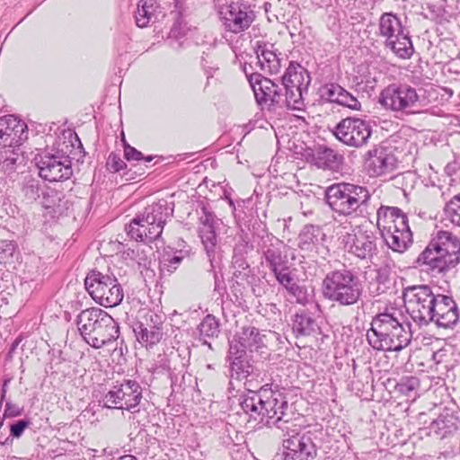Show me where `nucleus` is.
Segmentation results:
<instances>
[{
	"label": "nucleus",
	"mask_w": 460,
	"mask_h": 460,
	"mask_svg": "<svg viewBox=\"0 0 460 460\" xmlns=\"http://www.w3.org/2000/svg\"><path fill=\"white\" fill-rule=\"evenodd\" d=\"M438 294L429 285L409 286L403 289L406 310L420 328L432 322L434 314L431 312Z\"/></svg>",
	"instance_id": "8"
},
{
	"label": "nucleus",
	"mask_w": 460,
	"mask_h": 460,
	"mask_svg": "<svg viewBox=\"0 0 460 460\" xmlns=\"http://www.w3.org/2000/svg\"><path fill=\"white\" fill-rule=\"evenodd\" d=\"M150 252V248L146 251L137 244L133 248H126L124 244L118 242L117 253L119 254V261L126 264L123 273L127 274L138 270L146 282H153L156 275L153 265H155L157 261H152L148 254Z\"/></svg>",
	"instance_id": "13"
},
{
	"label": "nucleus",
	"mask_w": 460,
	"mask_h": 460,
	"mask_svg": "<svg viewBox=\"0 0 460 460\" xmlns=\"http://www.w3.org/2000/svg\"><path fill=\"white\" fill-rule=\"evenodd\" d=\"M254 13L243 4L232 3L226 7L224 20L227 31L239 33L247 30L254 20Z\"/></svg>",
	"instance_id": "23"
},
{
	"label": "nucleus",
	"mask_w": 460,
	"mask_h": 460,
	"mask_svg": "<svg viewBox=\"0 0 460 460\" xmlns=\"http://www.w3.org/2000/svg\"><path fill=\"white\" fill-rule=\"evenodd\" d=\"M22 409L10 402H6L5 404V410H4V416L7 417H16L21 414Z\"/></svg>",
	"instance_id": "54"
},
{
	"label": "nucleus",
	"mask_w": 460,
	"mask_h": 460,
	"mask_svg": "<svg viewBox=\"0 0 460 460\" xmlns=\"http://www.w3.org/2000/svg\"><path fill=\"white\" fill-rule=\"evenodd\" d=\"M202 212L203 214L199 217V234L211 269H214V262L218 253L217 236L215 230V216L207 211L205 208H202Z\"/></svg>",
	"instance_id": "20"
},
{
	"label": "nucleus",
	"mask_w": 460,
	"mask_h": 460,
	"mask_svg": "<svg viewBox=\"0 0 460 460\" xmlns=\"http://www.w3.org/2000/svg\"><path fill=\"white\" fill-rule=\"evenodd\" d=\"M28 137L26 123L13 115L0 118V145L19 147Z\"/></svg>",
	"instance_id": "19"
},
{
	"label": "nucleus",
	"mask_w": 460,
	"mask_h": 460,
	"mask_svg": "<svg viewBox=\"0 0 460 460\" xmlns=\"http://www.w3.org/2000/svg\"><path fill=\"white\" fill-rule=\"evenodd\" d=\"M23 162L18 147L3 146L0 148V172L6 175L13 173Z\"/></svg>",
	"instance_id": "35"
},
{
	"label": "nucleus",
	"mask_w": 460,
	"mask_h": 460,
	"mask_svg": "<svg viewBox=\"0 0 460 460\" xmlns=\"http://www.w3.org/2000/svg\"><path fill=\"white\" fill-rule=\"evenodd\" d=\"M117 460H137V458L131 455H126L123 456L119 457Z\"/></svg>",
	"instance_id": "63"
},
{
	"label": "nucleus",
	"mask_w": 460,
	"mask_h": 460,
	"mask_svg": "<svg viewBox=\"0 0 460 460\" xmlns=\"http://www.w3.org/2000/svg\"><path fill=\"white\" fill-rule=\"evenodd\" d=\"M112 279L109 276H104L96 270L90 271L85 279L84 286L90 296L102 306L112 308L115 306V296L111 289L115 287H110Z\"/></svg>",
	"instance_id": "17"
},
{
	"label": "nucleus",
	"mask_w": 460,
	"mask_h": 460,
	"mask_svg": "<svg viewBox=\"0 0 460 460\" xmlns=\"http://www.w3.org/2000/svg\"><path fill=\"white\" fill-rule=\"evenodd\" d=\"M278 283L285 289L295 281V276L289 270L288 264L271 271Z\"/></svg>",
	"instance_id": "45"
},
{
	"label": "nucleus",
	"mask_w": 460,
	"mask_h": 460,
	"mask_svg": "<svg viewBox=\"0 0 460 460\" xmlns=\"http://www.w3.org/2000/svg\"><path fill=\"white\" fill-rule=\"evenodd\" d=\"M201 66L208 75V78L212 77L214 73L218 70V62L211 57L208 53H203L201 57Z\"/></svg>",
	"instance_id": "51"
},
{
	"label": "nucleus",
	"mask_w": 460,
	"mask_h": 460,
	"mask_svg": "<svg viewBox=\"0 0 460 460\" xmlns=\"http://www.w3.org/2000/svg\"><path fill=\"white\" fill-rule=\"evenodd\" d=\"M161 13L156 0H140L135 13L136 23L140 28L146 27L158 21Z\"/></svg>",
	"instance_id": "32"
},
{
	"label": "nucleus",
	"mask_w": 460,
	"mask_h": 460,
	"mask_svg": "<svg viewBox=\"0 0 460 460\" xmlns=\"http://www.w3.org/2000/svg\"><path fill=\"white\" fill-rule=\"evenodd\" d=\"M381 105L401 114H415L423 106L417 90L407 84H391L380 93Z\"/></svg>",
	"instance_id": "9"
},
{
	"label": "nucleus",
	"mask_w": 460,
	"mask_h": 460,
	"mask_svg": "<svg viewBox=\"0 0 460 460\" xmlns=\"http://www.w3.org/2000/svg\"><path fill=\"white\" fill-rule=\"evenodd\" d=\"M120 291H121L120 286L117 283V298H118V300L116 302L117 305H119L123 299V294Z\"/></svg>",
	"instance_id": "60"
},
{
	"label": "nucleus",
	"mask_w": 460,
	"mask_h": 460,
	"mask_svg": "<svg viewBox=\"0 0 460 460\" xmlns=\"http://www.w3.org/2000/svg\"><path fill=\"white\" fill-rule=\"evenodd\" d=\"M199 331L200 336L217 337L219 333V323L214 315L208 314L199 323Z\"/></svg>",
	"instance_id": "42"
},
{
	"label": "nucleus",
	"mask_w": 460,
	"mask_h": 460,
	"mask_svg": "<svg viewBox=\"0 0 460 460\" xmlns=\"http://www.w3.org/2000/svg\"><path fill=\"white\" fill-rule=\"evenodd\" d=\"M107 168L111 172H115V154L114 153H111L108 157Z\"/></svg>",
	"instance_id": "57"
},
{
	"label": "nucleus",
	"mask_w": 460,
	"mask_h": 460,
	"mask_svg": "<svg viewBox=\"0 0 460 460\" xmlns=\"http://www.w3.org/2000/svg\"><path fill=\"white\" fill-rule=\"evenodd\" d=\"M335 137L342 144L360 148L366 146L372 135L370 122L358 117L342 119L334 128Z\"/></svg>",
	"instance_id": "12"
},
{
	"label": "nucleus",
	"mask_w": 460,
	"mask_h": 460,
	"mask_svg": "<svg viewBox=\"0 0 460 460\" xmlns=\"http://www.w3.org/2000/svg\"><path fill=\"white\" fill-rule=\"evenodd\" d=\"M386 245L395 252L402 253L412 243V233L409 224L381 234Z\"/></svg>",
	"instance_id": "27"
},
{
	"label": "nucleus",
	"mask_w": 460,
	"mask_h": 460,
	"mask_svg": "<svg viewBox=\"0 0 460 460\" xmlns=\"http://www.w3.org/2000/svg\"><path fill=\"white\" fill-rule=\"evenodd\" d=\"M292 330L298 338L315 335L319 332L320 327L309 313L301 311L294 315Z\"/></svg>",
	"instance_id": "33"
},
{
	"label": "nucleus",
	"mask_w": 460,
	"mask_h": 460,
	"mask_svg": "<svg viewBox=\"0 0 460 460\" xmlns=\"http://www.w3.org/2000/svg\"><path fill=\"white\" fill-rule=\"evenodd\" d=\"M434 304L432 322L438 327L451 328L459 320V309L456 302L451 296L438 294Z\"/></svg>",
	"instance_id": "21"
},
{
	"label": "nucleus",
	"mask_w": 460,
	"mask_h": 460,
	"mask_svg": "<svg viewBox=\"0 0 460 460\" xmlns=\"http://www.w3.org/2000/svg\"><path fill=\"white\" fill-rule=\"evenodd\" d=\"M365 167L371 176L387 175L396 169L397 159L388 147L376 146L366 153Z\"/></svg>",
	"instance_id": "18"
},
{
	"label": "nucleus",
	"mask_w": 460,
	"mask_h": 460,
	"mask_svg": "<svg viewBox=\"0 0 460 460\" xmlns=\"http://www.w3.org/2000/svg\"><path fill=\"white\" fill-rule=\"evenodd\" d=\"M54 153L46 152L36 157L39 175L45 181H63L73 175L71 155L74 150L72 139L61 138L56 143Z\"/></svg>",
	"instance_id": "7"
},
{
	"label": "nucleus",
	"mask_w": 460,
	"mask_h": 460,
	"mask_svg": "<svg viewBox=\"0 0 460 460\" xmlns=\"http://www.w3.org/2000/svg\"><path fill=\"white\" fill-rule=\"evenodd\" d=\"M257 247L261 254V263L265 264L270 271L288 263L286 244L265 229L260 235Z\"/></svg>",
	"instance_id": "15"
},
{
	"label": "nucleus",
	"mask_w": 460,
	"mask_h": 460,
	"mask_svg": "<svg viewBox=\"0 0 460 460\" xmlns=\"http://www.w3.org/2000/svg\"><path fill=\"white\" fill-rule=\"evenodd\" d=\"M420 380L416 376H403L400 379V381L397 383L395 386V390L411 399L414 400L418 395V391L420 389Z\"/></svg>",
	"instance_id": "41"
},
{
	"label": "nucleus",
	"mask_w": 460,
	"mask_h": 460,
	"mask_svg": "<svg viewBox=\"0 0 460 460\" xmlns=\"http://www.w3.org/2000/svg\"><path fill=\"white\" fill-rule=\"evenodd\" d=\"M426 429L429 436L443 439L457 429L456 419L452 413H442L433 420Z\"/></svg>",
	"instance_id": "30"
},
{
	"label": "nucleus",
	"mask_w": 460,
	"mask_h": 460,
	"mask_svg": "<svg viewBox=\"0 0 460 460\" xmlns=\"http://www.w3.org/2000/svg\"><path fill=\"white\" fill-rule=\"evenodd\" d=\"M117 400L121 401L117 409L130 410L136 407L141 399V387L134 380H123L117 388Z\"/></svg>",
	"instance_id": "28"
},
{
	"label": "nucleus",
	"mask_w": 460,
	"mask_h": 460,
	"mask_svg": "<svg viewBox=\"0 0 460 460\" xmlns=\"http://www.w3.org/2000/svg\"><path fill=\"white\" fill-rule=\"evenodd\" d=\"M254 93L256 102L260 105H267L270 110L287 109L293 110L290 100L283 86H279L272 80L253 74L249 79Z\"/></svg>",
	"instance_id": "11"
},
{
	"label": "nucleus",
	"mask_w": 460,
	"mask_h": 460,
	"mask_svg": "<svg viewBox=\"0 0 460 460\" xmlns=\"http://www.w3.org/2000/svg\"><path fill=\"white\" fill-rule=\"evenodd\" d=\"M115 396V393L113 391H110L107 395L105 396V401L104 402V405L107 407V408H110V409H114L115 408V400H112Z\"/></svg>",
	"instance_id": "56"
},
{
	"label": "nucleus",
	"mask_w": 460,
	"mask_h": 460,
	"mask_svg": "<svg viewBox=\"0 0 460 460\" xmlns=\"http://www.w3.org/2000/svg\"><path fill=\"white\" fill-rule=\"evenodd\" d=\"M40 181L32 177L24 180L22 191L28 201H34L40 197Z\"/></svg>",
	"instance_id": "44"
},
{
	"label": "nucleus",
	"mask_w": 460,
	"mask_h": 460,
	"mask_svg": "<svg viewBox=\"0 0 460 460\" xmlns=\"http://www.w3.org/2000/svg\"><path fill=\"white\" fill-rule=\"evenodd\" d=\"M13 445V438L6 437L4 439L0 438V447H10Z\"/></svg>",
	"instance_id": "58"
},
{
	"label": "nucleus",
	"mask_w": 460,
	"mask_h": 460,
	"mask_svg": "<svg viewBox=\"0 0 460 460\" xmlns=\"http://www.w3.org/2000/svg\"><path fill=\"white\" fill-rule=\"evenodd\" d=\"M16 252V244L13 241L0 240V263L6 264L13 261Z\"/></svg>",
	"instance_id": "46"
},
{
	"label": "nucleus",
	"mask_w": 460,
	"mask_h": 460,
	"mask_svg": "<svg viewBox=\"0 0 460 460\" xmlns=\"http://www.w3.org/2000/svg\"><path fill=\"white\" fill-rule=\"evenodd\" d=\"M252 250L253 244L251 242L249 234L243 230H241L235 237L232 257L233 264L241 270L247 269L249 264L246 261V256Z\"/></svg>",
	"instance_id": "31"
},
{
	"label": "nucleus",
	"mask_w": 460,
	"mask_h": 460,
	"mask_svg": "<svg viewBox=\"0 0 460 460\" xmlns=\"http://www.w3.org/2000/svg\"><path fill=\"white\" fill-rule=\"evenodd\" d=\"M388 271L386 269H379L376 274V280L378 283L385 284L388 280Z\"/></svg>",
	"instance_id": "55"
},
{
	"label": "nucleus",
	"mask_w": 460,
	"mask_h": 460,
	"mask_svg": "<svg viewBox=\"0 0 460 460\" xmlns=\"http://www.w3.org/2000/svg\"><path fill=\"white\" fill-rule=\"evenodd\" d=\"M120 140L123 143V146H125V143H127V142H126V139H125V134H124L123 130L120 132Z\"/></svg>",
	"instance_id": "64"
},
{
	"label": "nucleus",
	"mask_w": 460,
	"mask_h": 460,
	"mask_svg": "<svg viewBox=\"0 0 460 460\" xmlns=\"http://www.w3.org/2000/svg\"><path fill=\"white\" fill-rule=\"evenodd\" d=\"M155 318V321L154 322L155 324L150 326L149 328L146 326H144L142 323L138 325L137 328L134 329V332L137 334V339L142 341L146 342L147 345H155L157 344L163 338V332L162 328L159 326L161 323L160 319L157 315H151V320L153 321V318Z\"/></svg>",
	"instance_id": "38"
},
{
	"label": "nucleus",
	"mask_w": 460,
	"mask_h": 460,
	"mask_svg": "<svg viewBox=\"0 0 460 460\" xmlns=\"http://www.w3.org/2000/svg\"><path fill=\"white\" fill-rule=\"evenodd\" d=\"M323 295L327 300L342 306L356 305L363 293L358 275L348 269L327 273L323 280Z\"/></svg>",
	"instance_id": "6"
},
{
	"label": "nucleus",
	"mask_w": 460,
	"mask_h": 460,
	"mask_svg": "<svg viewBox=\"0 0 460 460\" xmlns=\"http://www.w3.org/2000/svg\"><path fill=\"white\" fill-rule=\"evenodd\" d=\"M310 83L309 72L299 63L290 61L281 77V85L290 100L293 110L304 109V94L307 93Z\"/></svg>",
	"instance_id": "10"
},
{
	"label": "nucleus",
	"mask_w": 460,
	"mask_h": 460,
	"mask_svg": "<svg viewBox=\"0 0 460 460\" xmlns=\"http://www.w3.org/2000/svg\"><path fill=\"white\" fill-rule=\"evenodd\" d=\"M115 320L106 311L100 308H91L82 311L77 316L76 323L83 336H90L93 333L101 334L102 331L115 329Z\"/></svg>",
	"instance_id": "16"
},
{
	"label": "nucleus",
	"mask_w": 460,
	"mask_h": 460,
	"mask_svg": "<svg viewBox=\"0 0 460 460\" xmlns=\"http://www.w3.org/2000/svg\"><path fill=\"white\" fill-rule=\"evenodd\" d=\"M342 243L349 253L360 260L372 261L378 253L376 234L363 226H357L353 234L343 235Z\"/></svg>",
	"instance_id": "14"
},
{
	"label": "nucleus",
	"mask_w": 460,
	"mask_h": 460,
	"mask_svg": "<svg viewBox=\"0 0 460 460\" xmlns=\"http://www.w3.org/2000/svg\"><path fill=\"white\" fill-rule=\"evenodd\" d=\"M411 326L397 309H386L372 319L367 340L376 350L400 351L411 341Z\"/></svg>",
	"instance_id": "2"
},
{
	"label": "nucleus",
	"mask_w": 460,
	"mask_h": 460,
	"mask_svg": "<svg viewBox=\"0 0 460 460\" xmlns=\"http://www.w3.org/2000/svg\"><path fill=\"white\" fill-rule=\"evenodd\" d=\"M445 212L453 225L460 226V193L455 195L447 202Z\"/></svg>",
	"instance_id": "43"
},
{
	"label": "nucleus",
	"mask_w": 460,
	"mask_h": 460,
	"mask_svg": "<svg viewBox=\"0 0 460 460\" xmlns=\"http://www.w3.org/2000/svg\"><path fill=\"white\" fill-rule=\"evenodd\" d=\"M409 224L408 217L399 208L381 206L376 211V226L380 234Z\"/></svg>",
	"instance_id": "26"
},
{
	"label": "nucleus",
	"mask_w": 460,
	"mask_h": 460,
	"mask_svg": "<svg viewBox=\"0 0 460 460\" xmlns=\"http://www.w3.org/2000/svg\"><path fill=\"white\" fill-rule=\"evenodd\" d=\"M126 167V164L124 161L118 159L117 160V172H120Z\"/></svg>",
	"instance_id": "61"
},
{
	"label": "nucleus",
	"mask_w": 460,
	"mask_h": 460,
	"mask_svg": "<svg viewBox=\"0 0 460 460\" xmlns=\"http://www.w3.org/2000/svg\"><path fill=\"white\" fill-rule=\"evenodd\" d=\"M254 50L257 56V65L260 69L269 75L278 74L282 66L280 53H277L274 45L263 40L255 43Z\"/></svg>",
	"instance_id": "24"
},
{
	"label": "nucleus",
	"mask_w": 460,
	"mask_h": 460,
	"mask_svg": "<svg viewBox=\"0 0 460 460\" xmlns=\"http://www.w3.org/2000/svg\"><path fill=\"white\" fill-rule=\"evenodd\" d=\"M319 93L321 98L326 102H334L354 111H358L361 108L359 101L338 84H326L320 88Z\"/></svg>",
	"instance_id": "25"
},
{
	"label": "nucleus",
	"mask_w": 460,
	"mask_h": 460,
	"mask_svg": "<svg viewBox=\"0 0 460 460\" xmlns=\"http://www.w3.org/2000/svg\"><path fill=\"white\" fill-rule=\"evenodd\" d=\"M174 203L162 199L145 208L128 225L127 235L135 241L153 242L158 239L167 221L172 217Z\"/></svg>",
	"instance_id": "5"
},
{
	"label": "nucleus",
	"mask_w": 460,
	"mask_h": 460,
	"mask_svg": "<svg viewBox=\"0 0 460 460\" xmlns=\"http://www.w3.org/2000/svg\"><path fill=\"white\" fill-rule=\"evenodd\" d=\"M254 376V367L249 362V360L245 358L233 359L230 361V377L231 379H235L238 381L245 380L244 385L246 388V392L243 393L238 397V404L240 405V397L245 394L246 393L252 392H259L261 389H267L265 386L261 387L259 390H252L251 389V380H248L250 376ZM272 390L271 388H270Z\"/></svg>",
	"instance_id": "29"
},
{
	"label": "nucleus",
	"mask_w": 460,
	"mask_h": 460,
	"mask_svg": "<svg viewBox=\"0 0 460 460\" xmlns=\"http://www.w3.org/2000/svg\"><path fill=\"white\" fill-rule=\"evenodd\" d=\"M188 30L187 22L181 13H175V22L171 28L170 36L174 38L181 37L186 34Z\"/></svg>",
	"instance_id": "50"
},
{
	"label": "nucleus",
	"mask_w": 460,
	"mask_h": 460,
	"mask_svg": "<svg viewBox=\"0 0 460 460\" xmlns=\"http://www.w3.org/2000/svg\"><path fill=\"white\" fill-rule=\"evenodd\" d=\"M112 332L113 330L102 331L101 334H96L94 336L91 334L90 336H86V338L84 339L91 346L94 348H101L103 345L112 341Z\"/></svg>",
	"instance_id": "47"
},
{
	"label": "nucleus",
	"mask_w": 460,
	"mask_h": 460,
	"mask_svg": "<svg viewBox=\"0 0 460 460\" xmlns=\"http://www.w3.org/2000/svg\"><path fill=\"white\" fill-rule=\"evenodd\" d=\"M8 383H9V380H4V382L3 384V386H2V389H1V398H2V401H4V398H5L6 392H7Z\"/></svg>",
	"instance_id": "59"
},
{
	"label": "nucleus",
	"mask_w": 460,
	"mask_h": 460,
	"mask_svg": "<svg viewBox=\"0 0 460 460\" xmlns=\"http://www.w3.org/2000/svg\"><path fill=\"white\" fill-rule=\"evenodd\" d=\"M246 350L247 349L243 347L240 339L235 335L229 344L228 359L232 361L233 359L245 358Z\"/></svg>",
	"instance_id": "48"
},
{
	"label": "nucleus",
	"mask_w": 460,
	"mask_h": 460,
	"mask_svg": "<svg viewBox=\"0 0 460 460\" xmlns=\"http://www.w3.org/2000/svg\"><path fill=\"white\" fill-rule=\"evenodd\" d=\"M324 234L319 226L306 225L298 235V247L301 250L309 251L320 242Z\"/></svg>",
	"instance_id": "39"
},
{
	"label": "nucleus",
	"mask_w": 460,
	"mask_h": 460,
	"mask_svg": "<svg viewBox=\"0 0 460 460\" xmlns=\"http://www.w3.org/2000/svg\"><path fill=\"white\" fill-rule=\"evenodd\" d=\"M19 342H20V340H18V339L13 342L10 351H9V354H12L15 350L16 347L19 345Z\"/></svg>",
	"instance_id": "62"
},
{
	"label": "nucleus",
	"mask_w": 460,
	"mask_h": 460,
	"mask_svg": "<svg viewBox=\"0 0 460 460\" xmlns=\"http://www.w3.org/2000/svg\"><path fill=\"white\" fill-rule=\"evenodd\" d=\"M404 30L400 19L392 13H385L378 22V34L385 39V41L398 38Z\"/></svg>",
	"instance_id": "34"
},
{
	"label": "nucleus",
	"mask_w": 460,
	"mask_h": 460,
	"mask_svg": "<svg viewBox=\"0 0 460 460\" xmlns=\"http://www.w3.org/2000/svg\"><path fill=\"white\" fill-rule=\"evenodd\" d=\"M236 337L240 339L243 347L250 351L257 350L263 345L259 330L253 326L243 327L242 332L236 334Z\"/></svg>",
	"instance_id": "40"
},
{
	"label": "nucleus",
	"mask_w": 460,
	"mask_h": 460,
	"mask_svg": "<svg viewBox=\"0 0 460 460\" xmlns=\"http://www.w3.org/2000/svg\"><path fill=\"white\" fill-rule=\"evenodd\" d=\"M31 421L29 420H19L10 425V435L9 437L13 438H19L24 432V430L30 426Z\"/></svg>",
	"instance_id": "52"
},
{
	"label": "nucleus",
	"mask_w": 460,
	"mask_h": 460,
	"mask_svg": "<svg viewBox=\"0 0 460 460\" xmlns=\"http://www.w3.org/2000/svg\"><path fill=\"white\" fill-rule=\"evenodd\" d=\"M288 293L296 298V303L305 305L307 302V291L295 280L291 285L287 287Z\"/></svg>",
	"instance_id": "49"
},
{
	"label": "nucleus",
	"mask_w": 460,
	"mask_h": 460,
	"mask_svg": "<svg viewBox=\"0 0 460 460\" xmlns=\"http://www.w3.org/2000/svg\"><path fill=\"white\" fill-rule=\"evenodd\" d=\"M371 198L372 194L366 186L350 182L333 183L325 190V199L329 208L343 217L365 216Z\"/></svg>",
	"instance_id": "4"
},
{
	"label": "nucleus",
	"mask_w": 460,
	"mask_h": 460,
	"mask_svg": "<svg viewBox=\"0 0 460 460\" xmlns=\"http://www.w3.org/2000/svg\"><path fill=\"white\" fill-rule=\"evenodd\" d=\"M124 157L128 161H139L144 159L143 154L128 143H125Z\"/></svg>",
	"instance_id": "53"
},
{
	"label": "nucleus",
	"mask_w": 460,
	"mask_h": 460,
	"mask_svg": "<svg viewBox=\"0 0 460 460\" xmlns=\"http://www.w3.org/2000/svg\"><path fill=\"white\" fill-rule=\"evenodd\" d=\"M385 47L391 49L397 58L402 59L410 58L414 52V48L408 32H402L398 38L385 41Z\"/></svg>",
	"instance_id": "36"
},
{
	"label": "nucleus",
	"mask_w": 460,
	"mask_h": 460,
	"mask_svg": "<svg viewBox=\"0 0 460 460\" xmlns=\"http://www.w3.org/2000/svg\"><path fill=\"white\" fill-rule=\"evenodd\" d=\"M305 157L311 164L317 168L332 172L340 171L344 161L341 154L326 146L308 149Z\"/></svg>",
	"instance_id": "22"
},
{
	"label": "nucleus",
	"mask_w": 460,
	"mask_h": 460,
	"mask_svg": "<svg viewBox=\"0 0 460 460\" xmlns=\"http://www.w3.org/2000/svg\"><path fill=\"white\" fill-rule=\"evenodd\" d=\"M460 261V240L452 233L438 231L415 261L416 266L433 276L445 273Z\"/></svg>",
	"instance_id": "3"
},
{
	"label": "nucleus",
	"mask_w": 460,
	"mask_h": 460,
	"mask_svg": "<svg viewBox=\"0 0 460 460\" xmlns=\"http://www.w3.org/2000/svg\"><path fill=\"white\" fill-rule=\"evenodd\" d=\"M190 256V251L189 249H181L174 251L172 254L166 252L161 261H157L154 267L159 268L160 271H167L172 273L175 271L179 265L186 259Z\"/></svg>",
	"instance_id": "37"
},
{
	"label": "nucleus",
	"mask_w": 460,
	"mask_h": 460,
	"mask_svg": "<svg viewBox=\"0 0 460 460\" xmlns=\"http://www.w3.org/2000/svg\"><path fill=\"white\" fill-rule=\"evenodd\" d=\"M241 414L256 424L274 425L283 433V460H314L317 447L311 435L300 434L291 419V406L279 390L261 389L240 397Z\"/></svg>",
	"instance_id": "1"
}]
</instances>
